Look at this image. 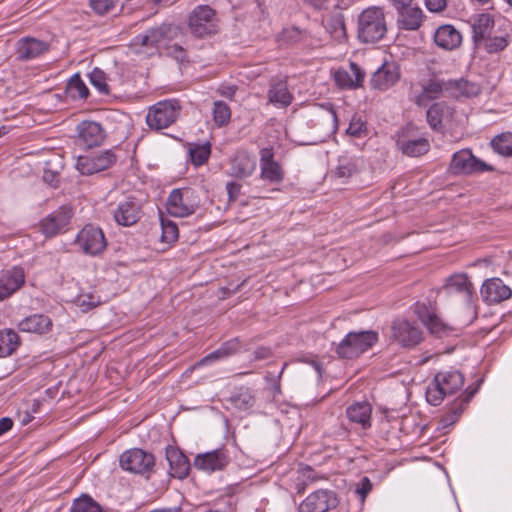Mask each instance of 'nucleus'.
Returning <instances> with one entry per match:
<instances>
[{
    "label": "nucleus",
    "mask_w": 512,
    "mask_h": 512,
    "mask_svg": "<svg viewBox=\"0 0 512 512\" xmlns=\"http://www.w3.org/2000/svg\"><path fill=\"white\" fill-rule=\"evenodd\" d=\"M284 366H286V364H285ZM283 368H285V367H283ZM283 370H284V369H282V370L280 371V373L278 374V376H277V377H275V376H271V377H268V376H267V377H266V380H269V381H271V382H272V383H271V388H270V389L272 390V395H273V397H275L276 395L281 394L280 378H281V375H282V373H283Z\"/></svg>",
    "instance_id": "obj_62"
},
{
    "label": "nucleus",
    "mask_w": 512,
    "mask_h": 512,
    "mask_svg": "<svg viewBox=\"0 0 512 512\" xmlns=\"http://www.w3.org/2000/svg\"><path fill=\"white\" fill-rule=\"evenodd\" d=\"M450 170L454 174H473L484 171L492 172L494 167L475 157L471 150L462 149L453 154Z\"/></svg>",
    "instance_id": "obj_9"
},
{
    "label": "nucleus",
    "mask_w": 512,
    "mask_h": 512,
    "mask_svg": "<svg viewBox=\"0 0 512 512\" xmlns=\"http://www.w3.org/2000/svg\"><path fill=\"white\" fill-rule=\"evenodd\" d=\"M53 322L49 316L44 314H32L22 319L17 328L21 332L46 334L52 330Z\"/></svg>",
    "instance_id": "obj_31"
},
{
    "label": "nucleus",
    "mask_w": 512,
    "mask_h": 512,
    "mask_svg": "<svg viewBox=\"0 0 512 512\" xmlns=\"http://www.w3.org/2000/svg\"><path fill=\"white\" fill-rule=\"evenodd\" d=\"M411 131L410 125L403 129L396 141L397 148L408 157H420L427 154L430 150L429 140L425 137L414 138Z\"/></svg>",
    "instance_id": "obj_15"
},
{
    "label": "nucleus",
    "mask_w": 512,
    "mask_h": 512,
    "mask_svg": "<svg viewBox=\"0 0 512 512\" xmlns=\"http://www.w3.org/2000/svg\"><path fill=\"white\" fill-rule=\"evenodd\" d=\"M336 83L343 88H350L349 82L352 81V76L346 71H337L335 73Z\"/></svg>",
    "instance_id": "obj_60"
},
{
    "label": "nucleus",
    "mask_w": 512,
    "mask_h": 512,
    "mask_svg": "<svg viewBox=\"0 0 512 512\" xmlns=\"http://www.w3.org/2000/svg\"><path fill=\"white\" fill-rule=\"evenodd\" d=\"M146 31L157 51L164 48L167 43H170L180 34V28L169 23H162L161 25L149 28Z\"/></svg>",
    "instance_id": "obj_32"
},
{
    "label": "nucleus",
    "mask_w": 512,
    "mask_h": 512,
    "mask_svg": "<svg viewBox=\"0 0 512 512\" xmlns=\"http://www.w3.org/2000/svg\"><path fill=\"white\" fill-rule=\"evenodd\" d=\"M357 172V166L353 160L342 159L339 161L338 166L335 170V175L338 178H350Z\"/></svg>",
    "instance_id": "obj_50"
},
{
    "label": "nucleus",
    "mask_w": 512,
    "mask_h": 512,
    "mask_svg": "<svg viewBox=\"0 0 512 512\" xmlns=\"http://www.w3.org/2000/svg\"><path fill=\"white\" fill-rule=\"evenodd\" d=\"M242 185L240 183L230 181L226 184L229 202H235L241 194Z\"/></svg>",
    "instance_id": "obj_58"
},
{
    "label": "nucleus",
    "mask_w": 512,
    "mask_h": 512,
    "mask_svg": "<svg viewBox=\"0 0 512 512\" xmlns=\"http://www.w3.org/2000/svg\"><path fill=\"white\" fill-rule=\"evenodd\" d=\"M464 385V375L458 370L438 372L427 387L426 399L433 406L442 403L445 396L453 395Z\"/></svg>",
    "instance_id": "obj_3"
},
{
    "label": "nucleus",
    "mask_w": 512,
    "mask_h": 512,
    "mask_svg": "<svg viewBox=\"0 0 512 512\" xmlns=\"http://www.w3.org/2000/svg\"><path fill=\"white\" fill-rule=\"evenodd\" d=\"M226 358L224 355H222V351L220 350V348L216 349L215 351L209 353L208 355H206L205 357H203L199 362H198V365H206V364H209V363H212L214 361H217V360H221V359H224Z\"/></svg>",
    "instance_id": "obj_61"
},
{
    "label": "nucleus",
    "mask_w": 512,
    "mask_h": 512,
    "mask_svg": "<svg viewBox=\"0 0 512 512\" xmlns=\"http://www.w3.org/2000/svg\"><path fill=\"white\" fill-rule=\"evenodd\" d=\"M119 464L123 470L147 478L155 472V456L141 448L124 451L120 455Z\"/></svg>",
    "instance_id": "obj_6"
},
{
    "label": "nucleus",
    "mask_w": 512,
    "mask_h": 512,
    "mask_svg": "<svg viewBox=\"0 0 512 512\" xmlns=\"http://www.w3.org/2000/svg\"><path fill=\"white\" fill-rule=\"evenodd\" d=\"M167 50V54L172 56L178 61H185L187 59V54L184 48L178 44H172L169 45V43L166 44L164 47Z\"/></svg>",
    "instance_id": "obj_56"
},
{
    "label": "nucleus",
    "mask_w": 512,
    "mask_h": 512,
    "mask_svg": "<svg viewBox=\"0 0 512 512\" xmlns=\"http://www.w3.org/2000/svg\"><path fill=\"white\" fill-rule=\"evenodd\" d=\"M118 225L129 227L136 224L142 217V205L135 197H127L120 201L113 212Z\"/></svg>",
    "instance_id": "obj_16"
},
{
    "label": "nucleus",
    "mask_w": 512,
    "mask_h": 512,
    "mask_svg": "<svg viewBox=\"0 0 512 512\" xmlns=\"http://www.w3.org/2000/svg\"><path fill=\"white\" fill-rule=\"evenodd\" d=\"M89 80L93 87L102 95H110V87L107 83V76L104 71L99 68H94L89 73Z\"/></svg>",
    "instance_id": "obj_47"
},
{
    "label": "nucleus",
    "mask_w": 512,
    "mask_h": 512,
    "mask_svg": "<svg viewBox=\"0 0 512 512\" xmlns=\"http://www.w3.org/2000/svg\"><path fill=\"white\" fill-rule=\"evenodd\" d=\"M491 147L493 150L504 157H512V133L505 132L496 135L491 140Z\"/></svg>",
    "instance_id": "obj_41"
},
{
    "label": "nucleus",
    "mask_w": 512,
    "mask_h": 512,
    "mask_svg": "<svg viewBox=\"0 0 512 512\" xmlns=\"http://www.w3.org/2000/svg\"><path fill=\"white\" fill-rule=\"evenodd\" d=\"M78 141L87 148L100 146L105 138L106 132L100 123L95 121H83L77 126Z\"/></svg>",
    "instance_id": "obj_23"
},
{
    "label": "nucleus",
    "mask_w": 512,
    "mask_h": 512,
    "mask_svg": "<svg viewBox=\"0 0 512 512\" xmlns=\"http://www.w3.org/2000/svg\"><path fill=\"white\" fill-rule=\"evenodd\" d=\"M472 42L477 49L485 39L492 34L495 25L494 18L489 13H481L471 19Z\"/></svg>",
    "instance_id": "obj_26"
},
{
    "label": "nucleus",
    "mask_w": 512,
    "mask_h": 512,
    "mask_svg": "<svg viewBox=\"0 0 512 512\" xmlns=\"http://www.w3.org/2000/svg\"><path fill=\"white\" fill-rule=\"evenodd\" d=\"M378 340L379 336L376 331H351L335 345L334 352L339 359H356L370 350Z\"/></svg>",
    "instance_id": "obj_2"
},
{
    "label": "nucleus",
    "mask_w": 512,
    "mask_h": 512,
    "mask_svg": "<svg viewBox=\"0 0 512 512\" xmlns=\"http://www.w3.org/2000/svg\"><path fill=\"white\" fill-rule=\"evenodd\" d=\"M230 463L228 450L218 448L206 453L197 454L194 458L193 465L197 470L213 473L223 471Z\"/></svg>",
    "instance_id": "obj_14"
},
{
    "label": "nucleus",
    "mask_w": 512,
    "mask_h": 512,
    "mask_svg": "<svg viewBox=\"0 0 512 512\" xmlns=\"http://www.w3.org/2000/svg\"><path fill=\"white\" fill-rule=\"evenodd\" d=\"M65 93L72 100H85L89 96V89L79 73H75L67 82Z\"/></svg>",
    "instance_id": "obj_39"
},
{
    "label": "nucleus",
    "mask_w": 512,
    "mask_h": 512,
    "mask_svg": "<svg viewBox=\"0 0 512 512\" xmlns=\"http://www.w3.org/2000/svg\"><path fill=\"white\" fill-rule=\"evenodd\" d=\"M512 42V36L508 33L501 35L488 36L485 41L481 43L478 49H483L488 54L499 53L503 51Z\"/></svg>",
    "instance_id": "obj_38"
},
{
    "label": "nucleus",
    "mask_w": 512,
    "mask_h": 512,
    "mask_svg": "<svg viewBox=\"0 0 512 512\" xmlns=\"http://www.w3.org/2000/svg\"><path fill=\"white\" fill-rule=\"evenodd\" d=\"M260 177L272 184H279L284 179V172L281 165L274 160L272 148L260 150Z\"/></svg>",
    "instance_id": "obj_19"
},
{
    "label": "nucleus",
    "mask_w": 512,
    "mask_h": 512,
    "mask_svg": "<svg viewBox=\"0 0 512 512\" xmlns=\"http://www.w3.org/2000/svg\"><path fill=\"white\" fill-rule=\"evenodd\" d=\"M339 504L338 495L333 490L319 489L309 494L299 505L298 512H327Z\"/></svg>",
    "instance_id": "obj_11"
},
{
    "label": "nucleus",
    "mask_w": 512,
    "mask_h": 512,
    "mask_svg": "<svg viewBox=\"0 0 512 512\" xmlns=\"http://www.w3.org/2000/svg\"><path fill=\"white\" fill-rule=\"evenodd\" d=\"M388 26L384 8L370 6L365 8L357 19V37L360 42L374 44L387 34Z\"/></svg>",
    "instance_id": "obj_1"
},
{
    "label": "nucleus",
    "mask_w": 512,
    "mask_h": 512,
    "mask_svg": "<svg viewBox=\"0 0 512 512\" xmlns=\"http://www.w3.org/2000/svg\"><path fill=\"white\" fill-rule=\"evenodd\" d=\"M372 488L373 484L371 480L367 476L362 477L356 488V493L359 495L361 501L366 499Z\"/></svg>",
    "instance_id": "obj_55"
},
{
    "label": "nucleus",
    "mask_w": 512,
    "mask_h": 512,
    "mask_svg": "<svg viewBox=\"0 0 512 512\" xmlns=\"http://www.w3.org/2000/svg\"><path fill=\"white\" fill-rule=\"evenodd\" d=\"M161 227V239L163 242L171 244L178 239L179 230L176 223L168 219H161Z\"/></svg>",
    "instance_id": "obj_48"
},
{
    "label": "nucleus",
    "mask_w": 512,
    "mask_h": 512,
    "mask_svg": "<svg viewBox=\"0 0 512 512\" xmlns=\"http://www.w3.org/2000/svg\"><path fill=\"white\" fill-rule=\"evenodd\" d=\"M425 326L431 334H434L437 337L447 335L451 330V328L446 325L436 314L433 315L431 321L427 322Z\"/></svg>",
    "instance_id": "obj_49"
},
{
    "label": "nucleus",
    "mask_w": 512,
    "mask_h": 512,
    "mask_svg": "<svg viewBox=\"0 0 512 512\" xmlns=\"http://www.w3.org/2000/svg\"><path fill=\"white\" fill-rule=\"evenodd\" d=\"M116 162L113 150H105L97 154L79 156L76 167L83 175H91L110 168Z\"/></svg>",
    "instance_id": "obj_13"
},
{
    "label": "nucleus",
    "mask_w": 512,
    "mask_h": 512,
    "mask_svg": "<svg viewBox=\"0 0 512 512\" xmlns=\"http://www.w3.org/2000/svg\"><path fill=\"white\" fill-rule=\"evenodd\" d=\"M72 216L71 206L62 205L40 221L39 229L45 237L52 238L68 230Z\"/></svg>",
    "instance_id": "obj_8"
},
{
    "label": "nucleus",
    "mask_w": 512,
    "mask_h": 512,
    "mask_svg": "<svg viewBox=\"0 0 512 512\" xmlns=\"http://www.w3.org/2000/svg\"><path fill=\"white\" fill-rule=\"evenodd\" d=\"M434 42L438 47L451 51L461 45L462 35L453 25L445 24L436 29Z\"/></svg>",
    "instance_id": "obj_29"
},
{
    "label": "nucleus",
    "mask_w": 512,
    "mask_h": 512,
    "mask_svg": "<svg viewBox=\"0 0 512 512\" xmlns=\"http://www.w3.org/2000/svg\"><path fill=\"white\" fill-rule=\"evenodd\" d=\"M415 313L424 325L431 321V318L435 314L429 310L427 305L419 303L416 304Z\"/></svg>",
    "instance_id": "obj_57"
},
{
    "label": "nucleus",
    "mask_w": 512,
    "mask_h": 512,
    "mask_svg": "<svg viewBox=\"0 0 512 512\" xmlns=\"http://www.w3.org/2000/svg\"><path fill=\"white\" fill-rule=\"evenodd\" d=\"M191 163L196 166L204 165L211 155V144L205 142L203 144H192L189 148Z\"/></svg>",
    "instance_id": "obj_42"
},
{
    "label": "nucleus",
    "mask_w": 512,
    "mask_h": 512,
    "mask_svg": "<svg viewBox=\"0 0 512 512\" xmlns=\"http://www.w3.org/2000/svg\"><path fill=\"white\" fill-rule=\"evenodd\" d=\"M130 47L134 49L136 53L154 55L158 52L146 30L132 39Z\"/></svg>",
    "instance_id": "obj_43"
},
{
    "label": "nucleus",
    "mask_w": 512,
    "mask_h": 512,
    "mask_svg": "<svg viewBox=\"0 0 512 512\" xmlns=\"http://www.w3.org/2000/svg\"><path fill=\"white\" fill-rule=\"evenodd\" d=\"M187 28L197 39H205L219 32L217 12L209 5H197L187 16Z\"/></svg>",
    "instance_id": "obj_4"
},
{
    "label": "nucleus",
    "mask_w": 512,
    "mask_h": 512,
    "mask_svg": "<svg viewBox=\"0 0 512 512\" xmlns=\"http://www.w3.org/2000/svg\"><path fill=\"white\" fill-rule=\"evenodd\" d=\"M271 354H272L271 349L267 348V347H258L254 351V356H255V359H257V360L267 359L271 356Z\"/></svg>",
    "instance_id": "obj_64"
},
{
    "label": "nucleus",
    "mask_w": 512,
    "mask_h": 512,
    "mask_svg": "<svg viewBox=\"0 0 512 512\" xmlns=\"http://www.w3.org/2000/svg\"><path fill=\"white\" fill-rule=\"evenodd\" d=\"M444 291L448 295L458 294L464 301L470 303L475 293L474 286L467 274H455L447 279Z\"/></svg>",
    "instance_id": "obj_27"
},
{
    "label": "nucleus",
    "mask_w": 512,
    "mask_h": 512,
    "mask_svg": "<svg viewBox=\"0 0 512 512\" xmlns=\"http://www.w3.org/2000/svg\"><path fill=\"white\" fill-rule=\"evenodd\" d=\"M25 283V272L20 266L0 272V301L12 296Z\"/></svg>",
    "instance_id": "obj_18"
},
{
    "label": "nucleus",
    "mask_w": 512,
    "mask_h": 512,
    "mask_svg": "<svg viewBox=\"0 0 512 512\" xmlns=\"http://www.w3.org/2000/svg\"><path fill=\"white\" fill-rule=\"evenodd\" d=\"M399 69L395 63H384L371 77L370 84L374 89L387 90L399 79Z\"/></svg>",
    "instance_id": "obj_28"
},
{
    "label": "nucleus",
    "mask_w": 512,
    "mask_h": 512,
    "mask_svg": "<svg viewBox=\"0 0 512 512\" xmlns=\"http://www.w3.org/2000/svg\"><path fill=\"white\" fill-rule=\"evenodd\" d=\"M480 293L485 303L499 304L512 296V289L500 278H490L483 282Z\"/></svg>",
    "instance_id": "obj_17"
},
{
    "label": "nucleus",
    "mask_w": 512,
    "mask_h": 512,
    "mask_svg": "<svg viewBox=\"0 0 512 512\" xmlns=\"http://www.w3.org/2000/svg\"><path fill=\"white\" fill-rule=\"evenodd\" d=\"M165 456L169 463V474L171 477L182 480L189 475L191 469L190 460L180 448L168 445L165 449Z\"/></svg>",
    "instance_id": "obj_21"
},
{
    "label": "nucleus",
    "mask_w": 512,
    "mask_h": 512,
    "mask_svg": "<svg viewBox=\"0 0 512 512\" xmlns=\"http://www.w3.org/2000/svg\"><path fill=\"white\" fill-rule=\"evenodd\" d=\"M350 69L352 72V81L349 82L350 88H358L362 86L365 79V72L353 62L350 64Z\"/></svg>",
    "instance_id": "obj_54"
},
{
    "label": "nucleus",
    "mask_w": 512,
    "mask_h": 512,
    "mask_svg": "<svg viewBox=\"0 0 512 512\" xmlns=\"http://www.w3.org/2000/svg\"><path fill=\"white\" fill-rule=\"evenodd\" d=\"M237 91V87L234 85H222L218 89V93L227 99H233Z\"/></svg>",
    "instance_id": "obj_63"
},
{
    "label": "nucleus",
    "mask_w": 512,
    "mask_h": 512,
    "mask_svg": "<svg viewBox=\"0 0 512 512\" xmlns=\"http://www.w3.org/2000/svg\"><path fill=\"white\" fill-rule=\"evenodd\" d=\"M397 11V25L402 30L416 31L418 30L424 19L425 15L421 8L412 6H399L395 8Z\"/></svg>",
    "instance_id": "obj_25"
},
{
    "label": "nucleus",
    "mask_w": 512,
    "mask_h": 512,
    "mask_svg": "<svg viewBox=\"0 0 512 512\" xmlns=\"http://www.w3.org/2000/svg\"><path fill=\"white\" fill-rule=\"evenodd\" d=\"M447 106L443 102L432 104L426 112L427 123L434 131H440L443 127L442 119Z\"/></svg>",
    "instance_id": "obj_40"
},
{
    "label": "nucleus",
    "mask_w": 512,
    "mask_h": 512,
    "mask_svg": "<svg viewBox=\"0 0 512 512\" xmlns=\"http://www.w3.org/2000/svg\"><path fill=\"white\" fill-rule=\"evenodd\" d=\"M241 346L242 344L240 339L238 337H235L222 343L219 348L222 351V355H224L227 358L229 356L236 354L241 349Z\"/></svg>",
    "instance_id": "obj_53"
},
{
    "label": "nucleus",
    "mask_w": 512,
    "mask_h": 512,
    "mask_svg": "<svg viewBox=\"0 0 512 512\" xmlns=\"http://www.w3.org/2000/svg\"><path fill=\"white\" fill-rule=\"evenodd\" d=\"M255 156L246 150H238L230 160V175L237 179H246L256 170Z\"/></svg>",
    "instance_id": "obj_24"
},
{
    "label": "nucleus",
    "mask_w": 512,
    "mask_h": 512,
    "mask_svg": "<svg viewBox=\"0 0 512 512\" xmlns=\"http://www.w3.org/2000/svg\"><path fill=\"white\" fill-rule=\"evenodd\" d=\"M426 8L433 13H440L447 7L448 0H424Z\"/></svg>",
    "instance_id": "obj_59"
},
{
    "label": "nucleus",
    "mask_w": 512,
    "mask_h": 512,
    "mask_svg": "<svg viewBox=\"0 0 512 512\" xmlns=\"http://www.w3.org/2000/svg\"><path fill=\"white\" fill-rule=\"evenodd\" d=\"M310 38V34L305 29L297 26L283 28L277 36V42L280 46H296L305 43Z\"/></svg>",
    "instance_id": "obj_34"
},
{
    "label": "nucleus",
    "mask_w": 512,
    "mask_h": 512,
    "mask_svg": "<svg viewBox=\"0 0 512 512\" xmlns=\"http://www.w3.org/2000/svg\"><path fill=\"white\" fill-rule=\"evenodd\" d=\"M181 105L176 99L159 101L149 108L146 123L157 131L168 128L179 117Z\"/></svg>",
    "instance_id": "obj_5"
},
{
    "label": "nucleus",
    "mask_w": 512,
    "mask_h": 512,
    "mask_svg": "<svg viewBox=\"0 0 512 512\" xmlns=\"http://www.w3.org/2000/svg\"><path fill=\"white\" fill-rule=\"evenodd\" d=\"M480 382L475 387H468L464 393L456 399L452 406L450 407L449 412H447L442 418H441V424L442 426L448 427L450 425H453L461 416L463 413L465 406L470 402V400L473 398V396L476 394L478 387L480 385Z\"/></svg>",
    "instance_id": "obj_30"
},
{
    "label": "nucleus",
    "mask_w": 512,
    "mask_h": 512,
    "mask_svg": "<svg viewBox=\"0 0 512 512\" xmlns=\"http://www.w3.org/2000/svg\"><path fill=\"white\" fill-rule=\"evenodd\" d=\"M49 44L34 37H22L16 43V59L29 61L49 51Z\"/></svg>",
    "instance_id": "obj_22"
},
{
    "label": "nucleus",
    "mask_w": 512,
    "mask_h": 512,
    "mask_svg": "<svg viewBox=\"0 0 512 512\" xmlns=\"http://www.w3.org/2000/svg\"><path fill=\"white\" fill-rule=\"evenodd\" d=\"M70 512H103V510L91 496L83 494L73 501Z\"/></svg>",
    "instance_id": "obj_44"
},
{
    "label": "nucleus",
    "mask_w": 512,
    "mask_h": 512,
    "mask_svg": "<svg viewBox=\"0 0 512 512\" xmlns=\"http://www.w3.org/2000/svg\"><path fill=\"white\" fill-rule=\"evenodd\" d=\"M268 102L280 108H286L293 102L294 96L288 89L286 77H272L267 91Z\"/></svg>",
    "instance_id": "obj_20"
},
{
    "label": "nucleus",
    "mask_w": 512,
    "mask_h": 512,
    "mask_svg": "<svg viewBox=\"0 0 512 512\" xmlns=\"http://www.w3.org/2000/svg\"><path fill=\"white\" fill-rule=\"evenodd\" d=\"M119 0H90L92 10L98 15H105L111 12Z\"/></svg>",
    "instance_id": "obj_51"
},
{
    "label": "nucleus",
    "mask_w": 512,
    "mask_h": 512,
    "mask_svg": "<svg viewBox=\"0 0 512 512\" xmlns=\"http://www.w3.org/2000/svg\"><path fill=\"white\" fill-rule=\"evenodd\" d=\"M372 407L368 402H355L346 409V416L350 422L359 424L366 430L371 427Z\"/></svg>",
    "instance_id": "obj_33"
},
{
    "label": "nucleus",
    "mask_w": 512,
    "mask_h": 512,
    "mask_svg": "<svg viewBox=\"0 0 512 512\" xmlns=\"http://www.w3.org/2000/svg\"><path fill=\"white\" fill-rule=\"evenodd\" d=\"M392 338L404 348H414L422 341V331L405 319H396L391 325Z\"/></svg>",
    "instance_id": "obj_12"
},
{
    "label": "nucleus",
    "mask_w": 512,
    "mask_h": 512,
    "mask_svg": "<svg viewBox=\"0 0 512 512\" xmlns=\"http://www.w3.org/2000/svg\"><path fill=\"white\" fill-rule=\"evenodd\" d=\"M450 94L455 97H475L481 93V86L464 78L448 80Z\"/></svg>",
    "instance_id": "obj_35"
},
{
    "label": "nucleus",
    "mask_w": 512,
    "mask_h": 512,
    "mask_svg": "<svg viewBox=\"0 0 512 512\" xmlns=\"http://www.w3.org/2000/svg\"><path fill=\"white\" fill-rule=\"evenodd\" d=\"M367 125L360 118H353L346 130V133L350 136L360 138L366 135Z\"/></svg>",
    "instance_id": "obj_52"
},
{
    "label": "nucleus",
    "mask_w": 512,
    "mask_h": 512,
    "mask_svg": "<svg viewBox=\"0 0 512 512\" xmlns=\"http://www.w3.org/2000/svg\"><path fill=\"white\" fill-rule=\"evenodd\" d=\"M20 345V336L13 329L0 331V358L11 356Z\"/></svg>",
    "instance_id": "obj_36"
},
{
    "label": "nucleus",
    "mask_w": 512,
    "mask_h": 512,
    "mask_svg": "<svg viewBox=\"0 0 512 512\" xmlns=\"http://www.w3.org/2000/svg\"><path fill=\"white\" fill-rule=\"evenodd\" d=\"M75 243L85 254L91 256L101 254L107 247V240L103 230L93 224L85 225L78 232Z\"/></svg>",
    "instance_id": "obj_7"
},
{
    "label": "nucleus",
    "mask_w": 512,
    "mask_h": 512,
    "mask_svg": "<svg viewBox=\"0 0 512 512\" xmlns=\"http://www.w3.org/2000/svg\"><path fill=\"white\" fill-rule=\"evenodd\" d=\"M443 91L450 92L448 80L429 79L423 86L422 96L432 100L440 97Z\"/></svg>",
    "instance_id": "obj_45"
},
{
    "label": "nucleus",
    "mask_w": 512,
    "mask_h": 512,
    "mask_svg": "<svg viewBox=\"0 0 512 512\" xmlns=\"http://www.w3.org/2000/svg\"><path fill=\"white\" fill-rule=\"evenodd\" d=\"M231 110L224 101H215L213 104V120L217 127H223L230 122Z\"/></svg>",
    "instance_id": "obj_46"
},
{
    "label": "nucleus",
    "mask_w": 512,
    "mask_h": 512,
    "mask_svg": "<svg viewBox=\"0 0 512 512\" xmlns=\"http://www.w3.org/2000/svg\"><path fill=\"white\" fill-rule=\"evenodd\" d=\"M227 402L239 410H248L254 406L255 397L251 389L241 387L229 396Z\"/></svg>",
    "instance_id": "obj_37"
},
{
    "label": "nucleus",
    "mask_w": 512,
    "mask_h": 512,
    "mask_svg": "<svg viewBox=\"0 0 512 512\" xmlns=\"http://www.w3.org/2000/svg\"><path fill=\"white\" fill-rule=\"evenodd\" d=\"M194 191L190 188L173 189L166 201L167 212L174 217H186L193 214L198 204L192 201Z\"/></svg>",
    "instance_id": "obj_10"
}]
</instances>
